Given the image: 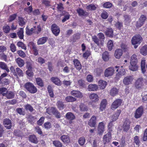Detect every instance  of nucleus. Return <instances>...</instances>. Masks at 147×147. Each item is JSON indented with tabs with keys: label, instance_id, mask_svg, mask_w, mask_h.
<instances>
[{
	"label": "nucleus",
	"instance_id": "obj_7",
	"mask_svg": "<svg viewBox=\"0 0 147 147\" xmlns=\"http://www.w3.org/2000/svg\"><path fill=\"white\" fill-rule=\"evenodd\" d=\"M143 107L141 106L136 110L135 113L134 117L136 119L140 118L142 115L143 112Z\"/></svg>",
	"mask_w": 147,
	"mask_h": 147
},
{
	"label": "nucleus",
	"instance_id": "obj_1",
	"mask_svg": "<svg viewBox=\"0 0 147 147\" xmlns=\"http://www.w3.org/2000/svg\"><path fill=\"white\" fill-rule=\"evenodd\" d=\"M46 112L49 115L52 113L57 119L60 118L61 117L60 113L55 107H49L46 109Z\"/></svg>",
	"mask_w": 147,
	"mask_h": 147
},
{
	"label": "nucleus",
	"instance_id": "obj_6",
	"mask_svg": "<svg viewBox=\"0 0 147 147\" xmlns=\"http://www.w3.org/2000/svg\"><path fill=\"white\" fill-rule=\"evenodd\" d=\"M134 78L132 76H127L123 79V83L125 85H128L131 84Z\"/></svg>",
	"mask_w": 147,
	"mask_h": 147
},
{
	"label": "nucleus",
	"instance_id": "obj_11",
	"mask_svg": "<svg viewBox=\"0 0 147 147\" xmlns=\"http://www.w3.org/2000/svg\"><path fill=\"white\" fill-rule=\"evenodd\" d=\"M122 100L119 99H117L112 104L111 109L113 110H115L121 104Z\"/></svg>",
	"mask_w": 147,
	"mask_h": 147
},
{
	"label": "nucleus",
	"instance_id": "obj_55",
	"mask_svg": "<svg viewBox=\"0 0 147 147\" xmlns=\"http://www.w3.org/2000/svg\"><path fill=\"white\" fill-rule=\"evenodd\" d=\"M98 36L99 39L101 41H102V42H103V43L105 38V37L104 34L100 32L98 34Z\"/></svg>",
	"mask_w": 147,
	"mask_h": 147
},
{
	"label": "nucleus",
	"instance_id": "obj_53",
	"mask_svg": "<svg viewBox=\"0 0 147 147\" xmlns=\"http://www.w3.org/2000/svg\"><path fill=\"white\" fill-rule=\"evenodd\" d=\"M54 145L56 147H62V143L59 141H54L53 142Z\"/></svg>",
	"mask_w": 147,
	"mask_h": 147
},
{
	"label": "nucleus",
	"instance_id": "obj_9",
	"mask_svg": "<svg viewBox=\"0 0 147 147\" xmlns=\"http://www.w3.org/2000/svg\"><path fill=\"white\" fill-rule=\"evenodd\" d=\"M96 117L95 116H92L88 122V125L90 127H93L95 126L96 124Z\"/></svg>",
	"mask_w": 147,
	"mask_h": 147
},
{
	"label": "nucleus",
	"instance_id": "obj_45",
	"mask_svg": "<svg viewBox=\"0 0 147 147\" xmlns=\"http://www.w3.org/2000/svg\"><path fill=\"white\" fill-rule=\"evenodd\" d=\"M65 100L67 102H73L76 100V98L71 96L67 97L65 98Z\"/></svg>",
	"mask_w": 147,
	"mask_h": 147
},
{
	"label": "nucleus",
	"instance_id": "obj_12",
	"mask_svg": "<svg viewBox=\"0 0 147 147\" xmlns=\"http://www.w3.org/2000/svg\"><path fill=\"white\" fill-rule=\"evenodd\" d=\"M111 138V133L109 132L105 135L103 137V142L104 144L108 143Z\"/></svg>",
	"mask_w": 147,
	"mask_h": 147
},
{
	"label": "nucleus",
	"instance_id": "obj_40",
	"mask_svg": "<svg viewBox=\"0 0 147 147\" xmlns=\"http://www.w3.org/2000/svg\"><path fill=\"white\" fill-rule=\"evenodd\" d=\"M77 13L79 16H84L87 15V13L83 9L79 8L76 10Z\"/></svg>",
	"mask_w": 147,
	"mask_h": 147
},
{
	"label": "nucleus",
	"instance_id": "obj_26",
	"mask_svg": "<svg viewBox=\"0 0 147 147\" xmlns=\"http://www.w3.org/2000/svg\"><path fill=\"white\" fill-rule=\"evenodd\" d=\"M16 63L20 67H22L24 66L25 62L23 60L20 58H18L15 60Z\"/></svg>",
	"mask_w": 147,
	"mask_h": 147
},
{
	"label": "nucleus",
	"instance_id": "obj_52",
	"mask_svg": "<svg viewBox=\"0 0 147 147\" xmlns=\"http://www.w3.org/2000/svg\"><path fill=\"white\" fill-rule=\"evenodd\" d=\"M85 142V138L84 137H80L78 140L79 143L81 146H82L84 145Z\"/></svg>",
	"mask_w": 147,
	"mask_h": 147
},
{
	"label": "nucleus",
	"instance_id": "obj_58",
	"mask_svg": "<svg viewBox=\"0 0 147 147\" xmlns=\"http://www.w3.org/2000/svg\"><path fill=\"white\" fill-rule=\"evenodd\" d=\"M64 15L65 16L64 17L62 20L63 22H65L66 20H68L70 18V15L68 13L66 12V13H65V14Z\"/></svg>",
	"mask_w": 147,
	"mask_h": 147
},
{
	"label": "nucleus",
	"instance_id": "obj_39",
	"mask_svg": "<svg viewBox=\"0 0 147 147\" xmlns=\"http://www.w3.org/2000/svg\"><path fill=\"white\" fill-rule=\"evenodd\" d=\"M80 110L81 111H86L88 110L87 107L84 104L81 103L79 105Z\"/></svg>",
	"mask_w": 147,
	"mask_h": 147
},
{
	"label": "nucleus",
	"instance_id": "obj_17",
	"mask_svg": "<svg viewBox=\"0 0 147 147\" xmlns=\"http://www.w3.org/2000/svg\"><path fill=\"white\" fill-rule=\"evenodd\" d=\"M143 82V79L142 77L139 78L136 82L135 85L136 87L137 88H141L142 86Z\"/></svg>",
	"mask_w": 147,
	"mask_h": 147
},
{
	"label": "nucleus",
	"instance_id": "obj_60",
	"mask_svg": "<svg viewBox=\"0 0 147 147\" xmlns=\"http://www.w3.org/2000/svg\"><path fill=\"white\" fill-rule=\"evenodd\" d=\"M109 14L106 11H103L101 14V17L102 19H105L108 17Z\"/></svg>",
	"mask_w": 147,
	"mask_h": 147
},
{
	"label": "nucleus",
	"instance_id": "obj_19",
	"mask_svg": "<svg viewBox=\"0 0 147 147\" xmlns=\"http://www.w3.org/2000/svg\"><path fill=\"white\" fill-rule=\"evenodd\" d=\"M104 129V123L102 122L100 123L98 125V132L99 135H101L103 133Z\"/></svg>",
	"mask_w": 147,
	"mask_h": 147
},
{
	"label": "nucleus",
	"instance_id": "obj_14",
	"mask_svg": "<svg viewBox=\"0 0 147 147\" xmlns=\"http://www.w3.org/2000/svg\"><path fill=\"white\" fill-rule=\"evenodd\" d=\"M71 94L78 98H81L83 97L82 93L79 91L77 90H73L70 92Z\"/></svg>",
	"mask_w": 147,
	"mask_h": 147
},
{
	"label": "nucleus",
	"instance_id": "obj_3",
	"mask_svg": "<svg viewBox=\"0 0 147 147\" xmlns=\"http://www.w3.org/2000/svg\"><path fill=\"white\" fill-rule=\"evenodd\" d=\"M24 87L31 93L34 94L37 91V89L36 87L30 82L26 83L24 85Z\"/></svg>",
	"mask_w": 147,
	"mask_h": 147
},
{
	"label": "nucleus",
	"instance_id": "obj_37",
	"mask_svg": "<svg viewBox=\"0 0 147 147\" xmlns=\"http://www.w3.org/2000/svg\"><path fill=\"white\" fill-rule=\"evenodd\" d=\"M138 62V59L137 58L136 55L135 54H133L131 57L130 63L137 64Z\"/></svg>",
	"mask_w": 147,
	"mask_h": 147
},
{
	"label": "nucleus",
	"instance_id": "obj_20",
	"mask_svg": "<svg viewBox=\"0 0 147 147\" xmlns=\"http://www.w3.org/2000/svg\"><path fill=\"white\" fill-rule=\"evenodd\" d=\"M98 87L96 84H90L88 86V89L89 91H95L97 90Z\"/></svg>",
	"mask_w": 147,
	"mask_h": 147
},
{
	"label": "nucleus",
	"instance_id": "obj_43",
	"mask_svg": "<svg viewBox=\"0 0 147 147\" xmlns=\"http://www.w3.org/2000/svg\"><path fill=\"white\" fill-rule=\"evenodd\" d=\"M56 105L58 108L60 110H63L64 107V105L63 102L61 101H58L56 103Z\"/></svg>",
	"mask_w": 147,
	"mask_h": 147
},
{
	"label": "nucleus",
	"instance_id": "obj_34",
	"mask_svg": "<svg viewBox=\"0 0 147 147\" xmlns=\"http://www.w3.org/2000/svg\"><path fill=\"white\" fill-rule=\"evenodd\" d=\"M0 67L2 69L5 70L7 72L9 71L7 65L4 62H0Z\"/></svg>",
	"mask_w": 147,
	"mask_h": 147
},
{
	"label": "nucleus",
	"instance_id": "obj_32",
	"mask_svg": "<svg viewBox=\"0 0 147 147\" xmlns=\"http://www.w3.org/2000/svg\"><path fill=\"white\" fill-rule=\"evenodd\" d=\"M35 28H34V29ZM35 30H36L34 29V28H31L30 30L28 28H26V34L28 35H30L33 33L38 34V32L37 31L36 32L35 31Z\"/></svg>",
	"mask_w": 147,
	"mask_h": 147
},
{
	"label": "nucleus",
	"instance_id": "obj_61",
	"mask_svg": "<svg viewBox=\"0 0 147 147\" xmlns=\"http://www.w3.org/2000/svg\"><path fill=\"white\" fill-rule=\"evenodd\" d=\"M17 53L19 56L22 57L24 58L26 56L25 53L22 50H19L18 51Z\"/></svg>",
	"mask_w": 147,
	"mask_h": 147
},
{
	"label": "nucleus",
	"instance_id": "obj_25",
	"mask_svg": "<svg viewBox=\"0 0 147 147\" xmlns=\"http://www.w3.org/2000/svg\"><path fill=\"white\" fill-rule=\"evenodd\" d=\"M107 85V82L105 81L100 80L98 81V85L101 89H104Z\"/></svg>",
	"mask_w": 147,
	"mask_h": 147
},
{
	"label": "nucleus",
	"instance_id": "obj_10",
	"mask_svg": "<svg viewBox=\"0 0 147 147\" xmlns=\"http://www.w3.org/2000/svg\"><path fill=\"white\" fill-rule=\"evenodd\" d=\"M131 122L129 120L127 119H126L124 121L123 125V130L127 132L130 128V124Z\"/></svg>",
	"mask_w": 147,
	"mask_h": 147
},
{
	"label": "nucleus",
	"instance_id": "obj_4",
	"mask_svg": "<svg viewBox=\"0 0 147 147\" xmlns=\"http://www.w3.org/2000/svg\"><path fill=\"white\" fill-rule=\"evenodd\" d=\"M119 66H115V68H117L116 71L117 72H118V73L116 74V77L118 79L121 76L124 75L125 73V70L124 69L119 68Z\"/></svg>",
	"mask_w": 147,
	"mask_h": 147
},
{
	"label": "nucleus",
	"instance_id": "obj_42",
	"mask_svg": "<svg viewBox=\"0 0 147 147\" xmlns=\"http://www.w3.org/2000/svg\"><path fill=\"white\" fill-rule=\"evenodd\" d=\"M17 34L18 37L20 39H23L24 36L23 28H20V30L18 32Z\"/></svg>",
	"mask_w": 147,
	"mask_h": 147
},
{
	"label": "nucleus",
	"instance_id": "obj_35",
	"mask_svg": "<svg viewBox=\"0 0 147 147\" xmlns=\"http://www.w3.org/2000/svg\"><path fill=\"white\" fill-rule=\"evenodd\" d=\"M36 81L38 85L42 87L44 86L43 82L42 80L40 78H37L36 79Z\"/></svg>",
	"mask_w": 147,
	"mask_h": 147
},
{
	"label": "nucleus",
	"instance_id": "obj_57",
	"mask_svg": "<svg viewBox=\"0 0 147 147\" xmlns=\"http://www.w3.org/2000/svg\"><path fill=\"white\" fill-rule=\"evenodd\" d=\"M124 18L125 22L126 24H128L131 21L130 18L127 15H125Z\"/></svg>",
	"mask_w": 147,
	"mask_h": 147
},
{
	"label": "nucleus",
	"instance_id": "obj_49",
	"mask_svg": "<svg viewBox=\"0 0 147 147\" xmlns=\"http://www.w3.org/2000/svg\"><path fill=\"white\" fill-rule=\"evenodd\" d=\"M17 45L19 47L21 48L22 49H24L26 50V47L25 45L21 41H19L18 42Z\"/></svg>",
	"mask_w": 147,
	"mask_h": 147
},
{
	"label": "nucleus",
	"instance_id": "obj_41",
	"mask_svg": "<svg viewBox=\"0 0 147 147\" xmlns=\"http://www.w3.org/2000/svg\"><path fill=\"white\" fill-rule=\"evenodd\" d=\"M130 65L129 66V69L133 71H136L138 69V66L137 64H131L130 63Z\"/></svg>",
	"mask_w": 147,
	"mask_h": 147
},
{
	"label": "nucleus",
	"instance_id": "obj_44",
	"mask_svg": "<svg viewBox=\"0 0 147 147\" xmlns=\"http://www.w3.org/2000/svg\"><path fill=\"white\" fill-rule=\"evenodd\" d=\"M7 98L8 99H11L14 98L15 96V94L14 92L9 91L7 92L6 95Z\"/></svg>",
	"mask_w": 147,
	"mask_h": 147
},
{
	"label": "nucleus",
	"instance_id": "obj_2",
	"mask_svg": "<svg viewBox=\"0 0 147 147\" xmlns=\"http://www.w3.org/2000/svg\"><path fill=\"white\" fill-rule=\"evenodd\" d=\"M142 38L140 35H136L132 38L131 41L132 45H134V47L136 49L138 46L137 44H140L141 42Z\"/></svg>",
	"mask_w": 147,
	"mask_h": 147
},
{
	"label": "nucleus",
	"instance_id": "obj_18",
	"mask_svg": "<svg viewBox=\"0 0 147 147\" xmlns=\"http://www.w3.org/2000/svg\"><path fill=\"white\" fill-rule=\"evenodd\" d=\"M121 113V111L120 110H117L111 116V120H112V121H116L118 119Z\"/></svg>",
	"mask_w": 147,
	"mask_h": 147
},
{
	"label": "nucleus",
	"instance_id": "obj_5",
	"mask_svg": "<svg viewBox=\"0 0 147 147\" xmlns=\"http://www.w3.org/2000/svg\"><path fill=\"white\" fill-rule=\"evenodd\" d=\"M114 70L113 67H110L106 69L104 72V75L106 77L112 76L114 74Z\"/></svg>",
	"mask_w": 147,
	"mask_h": 147
},
{
	"label": "nucleus",
	"instance_id": "obj_46",
	"mask_svg": "<svg viewBox=\"0 0 147 147\" xmlns=\"http://www.w3.org/2000/svg\"><path fill=\"white\" fill-rule=\"evenodd\" d=\"M51 31L55 36H58L60 32L59 28H51Z\"/></svg>",
	"mask_w": 147,
	"mask_h": 147
},
{
	"label": "nucleus",
	"instance_id": "obj_47",
	"mask_svg": "<svg viewBox=\"0 0 147 147\" xmlns=\"http://www.w3.org/2000/svg\"><path fill=\"white\" fill-rule=\"evenodd\" d=\"M16 70L17 75V77H18V76H23V72L20 68L17 67L16 68Z\"/></svg>",
	"mask_w": 147,
	"mask_h": 147
},
{
	"label": "nucleus",
	"instance_id": "obj_31",
	"mask_svg": "<svg viewBox=\"0 0 147 147\" xmlns=\"http://www.w3.org/2000/svg\"><path fill=\"white\" fill-rule=\"evenodd\" d=\"M118 89L116 88H113L110 90V94L111 96H114L118 94Z\"/></svg>",
	"mask_w": 147,
	"mask_h": 147
},
{
	"label": "nucleus",
	"instance_id": "obj_21",
	"mask_svg": "<svg viewBox=\"0 0 147 147\" xmlns=\"http://www.w3.org/2000/svg\"><path fill=\"white\" fill-rule=\"evenodd\" d=\"M109 54L107 51H105L103 53L102 58L104 61H108L109 59Z\"/></svg>",
	"mask_w": 147,
	"mask_h": 147
},
{
	"label": "nucleus",
	"instance_id": "obj_48",
	"mask_svg": "<svg viewBox=\"0 0 147 147\" xmlns=\"http://www.w3.org/2000/svg\"><path fill=\"white\" fill-rule=\"evenodd\" d=\"M7 92V89L4 87L0 88V94L3 96H5Z\"/></svg>",
	"mask_w": 147,
	"mask_h": 147
},
{
	"label": "nucleus",
	"instance_id": "obj_33",
	"mask_svg": "<svg viewBox=\"0 0 147 147\" xmlns=\"http://www.w3.org/2000/svg\"><path fill=\"white\" fill-rule=\"evenodd\" d=\"M105 33L108 36L112 37L113 36V30L112 28H107Z\"/></svg>",
	"mask_w": 147,
	"mask_h": 147
},
{
	"label": "nucleus",
	"instance_id": "obj_64",
	"mask_svg": "<svg viewBox=\"0 0 147 147\" xmlns=\"http://www.w3.org/2000/svg\"><path fill=\"white\" fill-rule=\"evenodd\" d=\"M143 140L144 141H146L147 140V129L144 131Z\"/></svg>",
	"mask_w": 147,
	"mask_h": 147
},
{
	"label": "nucleus",
	"instance_id": "obj_29",
	"mask_svg": "<svg viewBox=\"0 0 147 147\" xmlns=\"http://www.w3.org/2000/svg\"><path fill=\"white\" fill-rule=\"evenodd\" d=\"M93 41L96 43L98 46H100L102 45L103 44V42L101 41L96 36H94L92 38Z\"/></svg>",
	"mask_w": 147,
	"mask_h": 147
},
{
	"label": "nucleus",
	"instance_id": "obj_24",
	"mask_svg": "<svg viewBox=\"0 0 147 147\" xmlns=\"http://www.w3.org/2000/svg\"><path fill=\"white\" fill-rule=\"evenodd\" d=\"M123 54V51L121 49H117L115 52V56L116 58L119 59Z\"/></svg>",
	"mask_w": 147,
	"mask_h": 147
},
{
	"label": "nucleus",
	"instance_id": "obj_62",
	"mask_svg": "<svg viewBox=\"0 0 147 147\" xmlns=\"http://www.w3.org/2000/svg\"><path fill=\"white\" fill-rule=\"evenodd\" d=\"M78 83L80 87H83L85 85L84 81L82 79L78 80Z\"/></svg>",
	"mask_w": 147,
	"mask_h": 147
},
{
	"label": "nucleus",
	"instance_id": "obj_13",
	"mask_svg": "<svg viewBox=\"0 0 147 147\" xmlns=\"http://www.w3.org/2000/svg\"><path fill=\"white\" fill-rule=\"evenodd\" d=\"M65 118L69 120V123L71 124L72 123V121L75 119V116L72 113L68 112L66 114Z\"/></svg>",
	"mask_w": 147,
	"mask_h": 147
},
{
	"label": "nucleus",
	"instance_id": "obj_59",
	"mask_svg": "<svg viewBox=\"0 0 147 147\" xmlns=\"http://www.w3.org/2000/svg\"><path fill=\"white\" fill-rule=\"evenodd\" d=\"M112 4L109 2L105 3L103 5L104 7L107 8H110L112 7Z\"/></svg>",
	"mask_w": 147,
	"mask_h": 147
},
{
	"label": "nucleus",
	"instance_id": "obj_27",
	"mask_svg": "<svg viewBox=\"0 0 147 147\" xmlns=\"http://www.w3.org/2000/svg\"><path fill=\"white\" fill-rule=\"evenodd\" d=\"M73 62L75 66L78 70H80L82 68L80 63L77 59H75L73 61Z\"/></svg>",
	"mask_w": 147,
	"mask_h": 147
},
{
	"label": "nucleus",
	"instance_id": "obj_50",
	"mask_svg": "<svg viewBox=\"0 0 147 147\" xmlns=\"http://www.w3.org/2000/svg\"><path fill=\"white\" fill-rule=\"evenodd\" d=\"M86 8L88 10H94L96 9V7L94 4H91L87 5Z\"/></svg>",
	"mask_w": 147,
	"mask_h": 147
},
{
	"label": "nucleus",
	"instance_id": "obj_51",
	"mask_svg": "<svg viewBox=\"0 0 147 147\" xmlns=\"http://www.w3.org/2000/svg\"><path fill=\"white\" fill-rule=\"evenodd\" d=\"M16 111L20 115H24L25 114V112L23 110L22 108H18L16 109Z\"/></svg>",
	"mask_w": 147,
	"mask_h": 147
},
{
	"label": "nucleus",
	"instance_id": "obj_56",
	"mask_svg": "<svg viewBox=\"0 0 147 147\" xmlns=\"http://www.w3.org/2000/svg\"><path fill=\"white\" fill-rule=\"evenodd\" d=\"M107 46L108 50L110 51H111L113 46V43L112 41L111 40H109L107 43Z\"/></svg>",
	"mask_w": 147,
	"mask_h": 147
},
{
	"label": "nucleus",
	"instance_id": "obj_54",
	"mask_svg": "<svg viewBox=\"0 0 147 147\" xmlns=\"http://www.w3.org/2000/svg\"><path fill=\"white\" fill-rule=\"evenodd\" d=\"M18 22L19 25L21 26H23L25 24L24 19L20 17L18 18Z\"/></svg>",
	"mask_w": 147,
	"mask_h": 147
},
{
	"label": "nucleus",
	"instance_id": "obj_8",
	"mask_svg": "<svg viewBox=\"0 0 147 147\" xmlns=\"http://www.w3.org/2000/svg\"><path fill=\"white\" fill-rule=\"evenodd\" d=\"M3 124L4 127L8 129H11L12 126L11 121L9 119H4L3 120Z\"/></svg>",
	"mask_w": 147,
	"mask_h": 147
},
{
	"label": "nucleus",
	"instance_id": "obj_30",
	"mask_svg": "<svg viewBox=\"0 0 147 147\" xmlns=\"http://www.w3.org/2000/svg\"><path fill=\"white\" fill-rule=\"evenodd\" d=\"M48 39V38L46 37H43L40 38L38 40V44L39 45L44 44Z\"/></svg>",
	"mask_w": 147,
	"mask_h": 147
},
{
	"label": "nucleus",
	"instance_id": "obj_38",
	"mask_svg": "<svg viewBox=\"0 0 147 147\" xmlns=\"http://www.w3.org/2000/svg\"><path fill=\"white\" fill-rule=\"evenodd\" d=\"M24 107L26 111H29L31 112H32L34 110L33 108L30 104H27L25 105H24Z\"/></svg>",
	"mask_w": 147,
	"mask_h": 147
},
{
	"label": "nucleus",
	"instance_id": "obj_16",
	"mask_svg": "<svg viewBox=\"0 0 147 147\" xmlns=\"http://www.w3.org/2000/svg\"><path fill=\"white\" fill-rule=\"evenodd\" d=\"M89 98L92 102H96L99 100V97L96 94H90Z\"/></svg>",
	"mask_w": 147,
	"mask_h": 147
},
{
	"label": "nucleus",
	"instance_id": "obj_36",
	"mask_svg": "<svg viewBox=\"0 0 147 147\" xmlns=\"http://www.w3.org/2000/svg\"><path fill=\"white\" fill-rule=\"evenodd\" d=\"M140 53L144 55H146L147 54V45H145L141 48Z\"/></svg>",
	"mask_w": 147,
	"mask_h": 147
},
{
	"label": "nucleus",
	"instance_id": "obj_28",
	"mask_svg": "<svg viewBox=\"0 0 147 147\" xmlns=\"http://www.w3.org/2000/svg\"><path fill=\"white\" fill-rule=\"evenodd\" d=\"M51 80L55 84L57 85H60L61 82L59 79L57 77H53L51 78Z\"/></svg>",
	"mask_w": 147,
	"mask_h": 147
},
{
	"label": "nucleus",
	"instance_id": "obj_22",
	"mask_svg": "<svg viewBox=\"0 0 147 147\" xmlns=\"http://www.w3.org/2000/svg\"><path fill=\"white\" fill-rule=\"evenodd\" d=\"M107 104V100L106 99H103L100 103V109L102 111L106 108Z\"/></svg>",
	"mask_w": 147,
	"mask_h": 147
},
{
	"label": "nucleus",
	"instance_id": "obj_63",
	"mask_svg": "<svg viewBox=\"0 0 147 147\" xmlns=\"http://www.w3.org/2000/svg\"><path fill=\"white\" fill-rule=\"evenodd\" d=\"M10 69L14 76L16 77H17V73L16 72V70L13 66H11L10 68Z\"/></svg>",
	"mask_w": 147,
	"mask_h": 147
},
{
	"label": "nucleus",
	"instance_id": "obj_15",
	"mask_svg": "<svg viewBox=\"0 0 147 147\" xmlns=\"http://www.w3.org/2000/svg\"><path fill=\"white\" fill-rule=\"evenodd\" d=\"M28 140L30 142L35 144H37L38 142L37 138L34 134L29 135Z\"/></svg>",
	"mask_w": 147,
	"mask_h": 147
},
{
	"label": "nucleus",
	"instance_id": "obj_23",
	"mask_svg": "<svg viewBox=\"0 0 147 147\" xmlns=\"http://www.w3.org/2000/svg\"><path fill=\"white\" fill-rule=\"evenodd\" d=\"M61 140L65 143H68L70 142L69 136L67 135H63L61 137Z\"/></svg>",
	"mask_w": 147,
	"mask_h": 147
}]
</instances>
